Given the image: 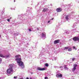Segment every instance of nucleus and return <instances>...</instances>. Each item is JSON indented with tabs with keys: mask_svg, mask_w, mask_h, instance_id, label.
I'll use <instances>...</instances> for the list:
<instances>
[{
	"mask_svg": "<svg viewBox=\"0 0 79 79\" xmlns=\"http://www.w3.org/2000/svg\"><path fill=\"white\" fill-rule=\"evenodd\" d=\"M15 61H17V63L18 64L19 66H22V68H24V62L21 61L22 59L21 58H16L15 59Z\"/></svg>",
	"mask_w": 79,
	"mask_h": 79,
	"instance_id": "nucleus-1",
	"label": "nucleus"
},
{
	"mask_svg": "<svg viewBox=\"0 0 79 79\" xmlns=\"http://www.w3.org/2000/svg\"><path fill=\"white\" fill-rule=\"evenodd\" d=\"M73 41H75V42H76V41H77V42H79V36L74 37L73 38Z\"/></svg>",
	"mask_w": 79,
	"mask_h": 79,
	"instance_id": "nucleus-2",
	"label": "nucleus"
},
{
	"mask_svg": "<svg viewBox=\"0 0 79 79\" xmlns=\"http://www.w3.org/2000/svg\"><path fill=\"white\" fill-rule=\"evenodd\" d=\"M13 69H8L6 70V72L8 74H11V72H13Z\"/></svg>",
	"mask_w": 79,
	"mask_h": 79,
	"instance_id": "nucleus-3",
	"label": "nucleus"
},
{
	"mask_svg": "<svg viewBox=\"0 0 79 79\" xmlns=\"http://www.w3.org/2000/svg\"><path fill=\"white\" fill-rule=\"evenodd\" d=\"M37 70H39V71H44L45 70V68H41L40 67H38L37 68Z\"/></svg>",
	"mask_w": 79,
	"mask_h": 79,
	"instance_id": "nucleus-4",
	"label": "nucleus"
},
{
	"mask_svg": "<svg viewBox=\"0 0 79 79\" xmlns=\"http://www.w3.org/2000/svg\"><path fill=\"white\" fill-rule=\"evenodd\" d=\"M56 11L57 12H61L62 11V9L61 8H58L56 9Z\"/></svg>",
	"mask_w": 79,
	"mask_h": 79,
	"instance_id": "nucleus-5",
	"label": "nucleus"
},
{
	"mask_svg": "<svg viewBox=\"0 0 79 79\" xmlns=\"http://www.w3.org/2000/svg\"><path fill=\"white\" fill-rule=\"evenodd\" d=\"M59 42H60V40H56L54 41V43L55 44H58Z\"/></svg>",
	"mask_w": 79,
	"mask_h": 79,
	"instance_id": "nucleus-6",
	"label": "nucleus"
},
{
	"mask_svg": "<svg viewBox=\"0 0 79 79\" xmlns=\"http://www.w3.org/2000/svg\"><path fill=\"white\" fill-rule=\"evenodd\" d=\"M56 76L57 77H63V75L61 74H60V75L59 74H57L56 75Z\"/></svg>",
	"mask_w": 79,
	"mask_h": 79,
	"instance_id": "nucleus-7",
	"label": "nucleus"
},
{
	"mask_svg": "<svg viewBox=\"0 0 79 79\" xmlns=\"http://www.w3.org/2000/svg\"><path fill=\"white\" fill-rule=\"evenodd\" d=\"M9 69H13V64H10L9 66Z\"/></svg>",
	"mask_w": 79,
	"mask_h": 79,
	"instance_id": "nucleus-8",
	"label": "nucleus"
},
{
	"mask_svg": "<svg viewBox=\"0 0 79 79\" xmlns=\"http://www.w3.org/2000/svg\"><path fill=\"white\" fill-rule=\"evenodd\" d=\"M48 11V8H44L43 10L42 11L43 12H45L46 11Z\"/></svg>",
	"mask_w": 79,
	"mask_h": 79,
	"instance_id": "nucleus-9",
	"label": "nucleus"
},
{
	"mask_svg": "<svg viewBox=\"0 0 79 79\" xmlns=\"http://www.w3.org/2000/svg\"><path fill=\"white\" fill-rule=\"evenodd\" d=\"M42 37H45L46 36V34L45 33H42Z\"/></svg>",
	"mask_w": 79,
	"mask_h": 79,
	"instance_id": "nucleus-10",
	"label": "nucleus"
},
{
	"mask_svg": "<svg viewBox=\"0 0 79 79\" xmlns=\"http://www.w3.org/2000/svg\"><path fill=\"white\" fill-rule=\"evenodd\" d=\"M21 56V55H16L15 57V58H19V57H20Z\"/></svg>",
	"mask_w": 79,
	"mask_h": 79,
	"instance_id": "nucleus-11",
	"label": "nucleus"
},
{
	"mask_svg": "<svg viewBox=\"0 0 79 79\" xmlns=\"http://www.w3.org/2000/svg\"><path fill=\"white\" fill-rule=\"evenodd\" d=\"M68 17H69V15H67L66 16L65 18L66 19H67V20H68V19H69V18H68Z\"/></svg>",
	"mask_w": 79,
	"mask_h": 79,
	"instance_id": "nucleus-12",
	"label": "nucleus"
},
{
	"mask_svg": "<svg viewBox=\"0 0 79 79\" xmlns=\"http://www.w3.org/2000/svg\"><path fill=\"white\" fill-rule=\"evenodd\" d=\"M68 51L69 52H71L72 51V48H70L68 49Z\"/></svg>",
	"mask_w": 79,
	"mask_h": 79,
	"instance_id": "nucleus-13",
	"label": "nucleus"
},
{
	"mask_svg": "<svg viewBox=\"0 0 79 79\" xmlns=\"http://www.w3.org/2000/svg\"><path fill=\"white\" fill-rule=\"evenodd\" d=\"M0 56L1 57H2V58H5V56H3V55L2 54H0Z\"/></svg>",
	"mask_w": 79,
	"mask_h": 79,
	"instance_id": "nucleus-14",
	"label": "nucleus"
},
{
	"mask_svg": "<svg viewBox=\"0 0 79 79\" xmlns=\"http://www.w3.org/2000/svg\"><path fill=\"white\" fill-rule=\"evenodd\" d=\"M69 48L67 47H65L64 49V50H68V49Z\"/></svg>",
	"mask_w": 79,
	"mask_h": 79,
	"instance_id": "nucleus-15",
	"label": "nucleus"
},
{
	"mask_svg": "<svg viewBox=\"0 0 79 79\" xmlns=\"http://www.w3.org/2000/svg\"><path fill=\"white\" fill-rule=\"evenodd\" d=\"M45 65L46 67H48V63L45 64Z\"/></svg>",
	"mask_w": 79,
	"mask_h": 79,
	"instance_id": "nucleus-16",
	"label": "nucleus"
},
{
	"mask_svg": "<svg viewBox=\"0 0 79 79\" xmlns=\"http://www.w3.org/2000/svg\"><path fill=\"white\" fill-rule=\"evenodd\" d=\"M76 67H74L73 69V71H75V70H76Z\"/></svg>",
	"mask_w": 79,
	"mask_h": 79,
	"instance_id": "nucleus-17",
	"label": "nucleus"
},
{
	"mask_svg": "<svg viewBox=\"0 0 79 79\" xmlns=\"http://www.w3.org/2000/svg\"><path fill=\"white\" fill-rule=\"evenodd\" d=\"M74 67H77V64H74L73 65Z\"/></svg>",
	"mask_w": 79,
	"mask_h": 79,
	"instance_id": "nucleus-18",
	"label": "nucleus"
},
{
	"mask_svg": "<svg viewBox=\"0 0 79 79\" xmlns=\"http://www.w3.org/2000/svg\"><path fill=\"white\" fill-rule=\"evenodd\" d=\"M2 58H0V63H2Z\"/></svg>",
	"mask_w": 79,
	"mask_h": 79,
	"instance_id": "nucleus-19",
	"label": "nucleus"
},
{
	"mask_svg": "<svg viewBox=\"0 0 79 79\" xmlns=\"http://www.w3.org/2000/svg\"><path fill=\"white\" fill-rule=\"evenodd\" d=\"M17 77H17H17H14V78L15 79H17Z\"/></svg>",
	"mask_w": 79,
	"mask_h": 79,
	"instance_id": "nucleus-20",
	"label": "nucleus"
},
{
	"mask_svg": "<svg viewBox=\"0 0 79 79\" xmlns=\"http://www.w3.org/2000/svg\"><path fill=\"white\" fill-rule=\"evenodd\" d=\"M75 60V58H72V60L73 61H74Z\"/></svg>",
	"mask_w": 79,
	"mask_h": 79,
	"instance_id": "nucleus-21",
	"label": "nucleus"
},
{
	"mask_svg": "<svg viewBox=\"0 0 79 79\" xmlns=\"http://www.w3.org/2000/svg\"><path fill=\"white\" fill-rule=\"evenodd\" d=\"M64 69H68V67H64Z\"/></svg>",
	"mask_w": 79,
	"mask_h": 79,
	"instance_id": "nucleus-22",
	"label": "nucleus"
},
{
	"mask_svg": "<svg viewBox=\"0 0 79 79\" xmlns=\"http://www.w3.org/2000/svg\"><path fill=\"white\" fill-rule=\"evenodd\" d=\"M7 21H8V22H10V19H7Z\"/></svg>",
	"mask_w": 79,
	"mask_h": 79,
	"instance_id": "nucleus-23",
	"label": "nucleus"
},
{
	"mask_svg": "<svg viewBox=\"0 0 79 79\" xmlns=\"http://www.w3.org/2000/svg\"><path fill=\"white\" fill-rule=\"evenodd\" d=\"M73 49H75V48H76V47L73 46Z\"/></svg>",
	"mask_w": 79,
	"mask_h": 79,
	"instance_id": "nucleus-24",
	"label": "nucleus"
},
{
	"mask_svg": "<svg viewBox=\"0 0 79 79\" xmlns=\"http://www.w3.org/2000/svg\"><path fill=\"white\" fill-rule=\"evenodd\" d=\"M44 79H48V77H45L44 78Z\"/></svg>",
	"mask_w": 79,
	"mask_h": 79,
	"instance_id": "nucleus-25",
	"label": "nucleus"
},
{
	"mask_svg": "<svg viewBox=\"0 0 79 79\" xmlns=\"http://www.w3.org/2000/svg\"><path fill=\"white\" fill-rule=\"evenodd\" d=\"M29 30L30 31H31V29H29Z\"/></svg>",
	"mask_w": 79,
	"mask_h": 79,
	"instance_id": "nucleus-26",
	"label": "nucleus"
},
{
	"mask_svg": "<svg viewBox=\"0 0 79 79\" xmlns=\"http://www.w3.org/2000/svg\"><path fill=\"white\" fill-rule=\"evenodd\" d=\"M60 68H63V66L60 67Z\"/></svg>",
	"mask_w": 79,
	"mask_h": 79,
	"instance_id": "nucleus-27",
	"label": "nucleus"
},
{
	"mask_svg": "<svg viewBox=\"0 0 79 79\" xmlns=\"http://www.w3.org/2000/svg\"><path fill=\"white\" fill-rule=\"evenodd\" d=\"M50 21H48V23H50Z\"/></svg>",
	"mask_w": 79,
	"mask_h": 79,
	"instance_id": "nucleus-28",
	"label": "nucleus"
},
{
	"mask_svg": "<svg viewBox=\"0 0 79 79\" xmlns=\"http://www.w3.org/2000/svg\"><path fill=\"white\" fill-rule=\"evenodd\" d=\"M6 57H7V58L9 57V55H7L6 56Z\"/></svg>",
	"mask_w": 79,
	"mask_h": 79,
	"instance_id": "nucleus-29",
	"label": "nucleus"
},
{
	"mask_svg": "<svg viewBox=\"0 0 79 79\" xmlns=\"http://www.w3.org/2000/svg\"><path fill=\"white\" fill-rule=\"evenodd\" d=\"M54 19L53 18H52V19L51 20H53Z\"/></svg>",
	"mask_w": 79,
	"mask_h": 79,
	"instance_id": "nucleus-30",
	"label": "nucleus"
},
{
	"mask_svg": "<svg viewBox=\"0 0 79 79\" xmlns=\"http://www.w3.org/2000/svg\"><path fill=\"white\" fill-rule=\"evenodd\" d=\"M11 19V18L10 17L9 19Z\"/></svg>",
	"mask_w": 79,
	"mask_h": 79,
	"instance_id": "nucleus-31",
	"label": "nucleus"
},
{
	"mask_svg": "<svg viewBox=\"0 0 79 79\" xmlns=\"http://www.w3.org/2000/svg\"><path fill=\"white\" fill-rule=\"evenodd\" d=\"M14 2H15V0H14Z\"/></svg>",
	"mask_w": 79,
	"mask_h": 79,
	"instance_id": "nucleus-32",
	"label": "nucleus"
},
{
	"mask_svg": "<svg viewBox=\"0 0 79 79\" xmlns=\"http://www.w3.org/2000/svg\"><path fill=\"white\" fill-rule=\"evenodd\" d=\"M30 79H32V78H30Z\"/></svg>",
	"mask_w": 79,
	"mask_h": 79,
	"instance_id": "nucleus-33",
	"label": "nucleus"
},
{
	"mask_svg": "<svg viewBox=\"0 0 79 79\" xmlns=\"http://www.w3.org/2000/svg\"><path fill=\"white\" fill-rule=\"evenodd\" d=\"M65 66H66V65H65Z\"/></svg>",
	"mask_w": 79,
	"mask_h": 79,
	"instance_id": "nucleus-34",
	"label": "nucleus"
},
{
	"mask_svg": "<svg viewBox=\"0 0 79 79\" xmlns=\"http://www.w3.org/2000/svg\"><path fill=\"white\" fill-rule=\"evenodd\" d=\"M0 36H1V35H0Z\"/></svg>",
	"mask_w": 79,
	"mask_h": 79,
	"instance_id": "nucleus-35",
	"label": "nucleus"
}]
</instances>
